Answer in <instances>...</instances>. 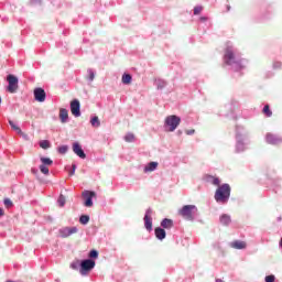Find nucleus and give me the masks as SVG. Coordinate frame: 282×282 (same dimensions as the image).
I'll return each mask as SVG.
<instances>
[{
  "label": "nucleus",
  "instance_id": "obj_23",
  "mask_svg": "<svg viewBox=\"0 0 282 282\" xmlns=\"http://www.w3.org/2000/svg\"><path fill=\"white\" fill-rule=\"evenodd\" d=\"M262 113H264L267 118H272V110H270V105H265L263 107Z\"/></svg>",
  "mask_w": 282,
  "mask_h": 282
},
{
  "label": "nucleus",
  "instance_id": "obj_20",
  "mask_svg": "<svg viewBox=\"0 0 282 282\" xmlns=\"http://www.w3.org/2000/svg\"><path fill=\"white\" fill-rule=\"evenodd\" d=\"M161 226L162 228H166L167 230L171 229V227L173 226V220L169 219V218H164L161 221Z\"/></svg>",
  "mask_w": 282,
  "mask_h": 282
},
{
  "label": "nucleus",
  "instance_id": "obj_21",
  "mask_svg": "<svg viewBox=\"0 0 282 282\" xmlns=\"http://www.w3.org/2000/svg\"><path fill=\"white\" fill-rule=\"evenodd\" d=\"M40 160H41L42 164H44L46 166H52L54 164V161H52V159H50V158L42 156Z\"/></svg>",
  "mask_w": 282,
  "mask_h": 282
},
{
  "label": "nucleus",
  "instance_id": "obj_24",
  "mask_svg": "<svg viewBox=\"0 0 282 282\" xmlns=\"http://www.w3.org/2000/svg\"><path fill=\"white\" fill-rule=\"evenodd\" d=\"M79 224H82L83 226H87V224H89V216L87 215H82L79 217Z\"/></svg>",
  "mask_w": 282,
  "mask_h": 282
},
{
  "label": "nucleus",
  "instance_id": "obj_40",
  "mask_svg": "<svg viewBox=\"0 0 282 282\" xmlns=\"http://www.w3.org/2000/svg\"><path fill=\"white\" fill-rule=\"evenodd\" d=\"M70 268H73V270H76V265L75 264H70Z\"/></svg>",
  "mask_w": 282,
  "mask_h": 282
},
{
  "label": "nucleus",
  "instance_id": "obj_10",
  "mask_svg": "<svg viewBox=\"0 0 282 282\" xmlns=\"http://www.w3.org/2000/svg\"><path fill=\"white\" fill-rule=\"evenodd\" d=\"M76 232H78V228L76 227H64L59 230V235L63 239H67V237H72V235H76Z\"/></svg>",
  "mask_w": 282,
  "mask_h": 282
},
{
  "label": "nucleus",
  "instance_id": "obj_16",
  "mask_svg": "<svg viewBox=\"0 0 282 282\" xmlns=\"http://www.w3.org/2000/svg\"><path fill=\"white\" fill-rule=\"evenodd\" d=\"M155 232V237L156 239H160L162 241V239H166V231L163 228L156 227L154 229Z\"/></svg>",
  "mask_w": 282,
  "mask_h": 282
},
{
  "label": "nucleus",
  "instance_id": "obj_29",
  "mask_svg": "<svg viewBox=\"0 0 282 282\" xmlns=\"http://www.w3.org/2000/svg\"><path fill=\"white\" fill-rule=\"evenodd\" d=\"M3 204H4L6 208H12V206H14V204L12 203V200L10 198H4Z\"/></svg>",
  "mask_w": 282,
  "mask_h": 282
},
{
  "label": "nucleus",
  "instance_id": "obj_32",
  "mask_svg": "<svg viewBox=\"0 0 282 282\" xmlns=\"http://www.w3.org/2000/svg\"><path fill=\"white\" fill-rule=\"evenodd\" d=\"M68 149L69 148L67 145H62V147H59L58 152L62 154H65L68 151Z\"/></svg>",
  "mask_w": 282,
  "mask_h": 282
},
{
  "label": "nucleus",
  "instance_id": "obj_2",
  "mask_svg": "<svg viewBox=\"0 0 282 282\" xmlns=\"http://www.w3.org/2000/svg\"><path fill=\"white\" fill-rule=\"evenodd\" d=\"M182 122V119L175 115L167 116L165 118V128L167 131L173 132L177 127H180V123Z\"/></svg>",
  "mask_w": 282,
  "mask_h": 282
},
{
  "label": "nucleus",
  "instance_id": "obj_37",
  "mask_svg": "<svg viewBox=\"0 0 282 282\" xmlns=\"http://www.w3.org/2000/svg\"><path fill=\"white\" fill-rule=\"evenodd\" d=\"M72 169H73V170L69 172V175H70V176L76 173V164H73V165H72Z\"/></svg>",
  "mask_w": 282,
  "mask_h": 282
},
{
  "label": "nucleus",
  "instance_id": "obj_19",
  "mask_svg": "<svg viewBox=\"0 0 282 282\" xmlns=\"http://www.w3.org/2000/svg\"><path fill=\"white\" fill-rule=\"evenodd\" d=\"M230 216L227 214H224L220 216V224H223V226H229L230 225Z\"/></svg>",
  "mask_w": 282,
  "mask_h": 282
},
{
  "label": "nucleus",
  "instance_id": "obj_12",
  "mask_svg": "<svg viewBox=\"0 0 282 282\" xmlns=\"http://www.w3.org/2000/svg\"><path fill=\"white\" fill-rule=\"evenodd\" d=\"M73 152L82 160H85V158H87V154H85V151H83V147H80V143L78 142L73 143Z\"/></svg>",
  "mask_w": 282,
  "mask_h": 282
},
{
  "label": "nucleus",
  "instance_id": "obj_13",
  "mask_svg": "<svg viewBox=\"0 0 282 282\" xmlns=\"http://www.w3.org/2000/svg\"><path fill=\"white\" fill-rule=\"evenodd\" d=\"M230 248H234L235 250H246V248H248V243L242 240H235L230 242Z\"/></svg>",
  "mask_w": 282,
  "mask_h": 282
},
{
  "label": "nucleus",
  "instance_id": "obj_34",
  "mask_svg": "<svg viewBox=\"0 0 282 282\" xmlns=\"http://www.w3.org/2000/svg\"><path fill=\"white\" fill-rule=\"evenodd\" d=\"M202 10H204L203 7H195L194 8V14H202Z\"/></svg>",
  "mask_w": 282,
  "mask_h": 282
},
{
  "label": "nucleus",
  "instance_id": "obj_8",
  "mask_svg": "<svg viewBox=\"0 0 282 282\" xmlns=\"http://www.w3.org/2000/svg\"><path fill=\"white\" fill-rule=\"evenodd\" d=\"M151 215H153V209H147L144 215V226L149 231L153 230V218Z\"/></svg>",
  "mask_w": 282,
  "mask_h": 282
},
{
  "label": "nucleus",
  "instance_id": "obj_35",
  "mask_svg": "<svg viewBox=\"0 0 282 282\" xmlns=\"http://www.w3.org/2000/svg\"><path fill=\"white\" fill-rule=\"evenodd\" d=\"M264 281H265V282H274V281H275V278H274V275H267V276L264 278Z\"/></svg>",
  "mask_w": 282,
  "mask_h": 282
},
{
  "label": "nucleus",
  "instance_id": "obj_39",
  "mask_svg": "<svg viewBox=\"0 0 282 282\" xmlns=\"http://www.w3.org/2000/svg\"><path fill=\"white\" fill-rule=\"evenodd\" d=\"M193 133H195V130L187 131V135H193Z\"/></svg>",
  "mask_w": 282,
  "mask_h": 282
},
{
  "label": "nucleus",
  "instance_id": "obj_38",
  "mask_svg": "<svg viewBox=\"0 0 282 282\" xmlns=\"http://www.w3.org/2000/svg\"><path fill=\"white\" fill-rule=\"evenodd\" d=\"M6 213L3 212V208H0V217H3Z\"/></svg>",
  "mask_w": 282,
  "mask_h": 282
},
{
  "label": "nucleus",
  "instance_id": "obj_17",
  "mask_svg": "<svg viewBox=\"0 0 282 282\" xmlns=\"http://www.w3.org/2000/svg\"><path fill=\"white\" fill-rule=\"evenodd\" d=\"M69 118V112L65 108L59 109V119L61 122L65 123L67 122V119Z\"/></svg>",
  "mask_w": 282,
  "mask_h": 282
},
{
  "label": "nucleus",
  "instance_id": "obj_31",
  "mask_svg": "<svg viewBox=\"0 0 282 282\" xmlns=\"http://www.w3.org/2000/svg\"><path fill=\"white\" fill-rule=\"evenodd\" d=\"M65 196L61 195L58 200H57V204L61 206V208H63V206H65Z\"/></svg>",
  "mask_w": 282,
  "mask_h": 282
},
{
  "label": "nucleus",
  "instance_id": "obj_28",
  "mask_svg": "<svg viewBox=\"0 0 282 282\" xmlns=\"http://www.w3.org/2000/svg\"><path fill=\"white\" fill-rule=\"evenodd\" d=\"M126 142H133L135 140V135L133 133H128L124 137Z\"/></svg>",
  "mask_w": 282,
  "mask_h": 282
},
{
  "label": "nucleus",
  "instance_id": "obj_11",
  "mask_svg": "<svg viewBox=\"0 0 282 282\" xmlns=\"http://www.w3.org/2000/svg\"><path fill=\"white\" fill-rule=\"evenodd\" d=\"M46 94H45V89L43 88H35L34 89V99L37 102H45V98H46Z\"/></svg>",
  "mask_w": 282,
  "mask_h": 282
},
{
  "label": "nucleus",
  "instance_id": "obj_14",
  "mask_svg": "<svg viewBox=\"0 0 282 282\" xmlns=\"http://www.w3.org/2000/svg\"><path fill=\"white\" fill-rule=\"evenodd\" d=\"M9 124H10L11 129H13V131L18 133V135H22V138H24L25 140H28V134H25V133L21 130V128H20L17 123H14V121L10 120V121H9Z\"/></svg>",
  "mask_w": 282,
  "mask_h": 282
},
{
  "label": "nucleus",
  "instance_id": "obj_18",
  "mask_svg": "<svg viewBox=\"0 0 282 282\" xmlns=\"http://www.w3.org/2000/svg\"><path fill=\"white\" fill-rule=\"evenodd\" d=\"M159 163L158 162H150L145 167H144V173H153L155 169H158Z\"/></svg>",
  "mask_w": 282,
  "mask_h": 282
},
{
  "label": "nucleus",
  "instance_id": "obj_5",
  "mask_svg": "<svg viewBox=\"0 0 282 282\" xmlns=\"http://www.w3.org/2000/svg\"><path fill=\"white\" fill-rule=\"evenodd\" d=\"M224 63L225 65L239 64V61H237V57L235 56V52L232 51V48L227 47L225 50Z\"/></svg>",
  "mask_w": 282,
  "mask_h": 282
},
{
  "label": "nucleus",
  "instance_id": "obj_15",
  "mask_svg": "<svg viewBox=\"0 0 282 282\" xmlns=\"http://www.w3.org/2000/svg\"><path fill=\"white\" fill-rule=\"evenodd\" d=\"M206 182L209 184H213L214 186H219L221 184V181L219 177L213 176V175H206L205 176Z\"/></svg>",
  "mask_w": 282,
  "mask_h": 282
},
{
  "label": "nucleus",
  "instance_id": "obj_3",
  "mask_svg": "<svg viewBox=\"0 0 282 282\" xmlns=\"http://www.w3.org/2000/svg\"><path fill=\"white\" fill-rule=\"evenodd\" d=\"M197 210L195 205H185L182 209L178 210V214L187 221H193V212Z\"/></svg>",
  "mask_w": 282,
  "mask_h": 282
},
{
  "label": "nucleus",
  "instance_id": "obj_6",
  "mask_svg": "<svg viewBox=\"0 0 282 282\" xmlns=\"http://www.w3.org/2000/svg\"><path fill=\"white\" fill-rule=\"evenodd\" d=\"M94 268H96V261L91 259L84 260L80 263V274H86V272H90Z\"/></svg>",
  "mask_w": 282,
  "mask_h": 282
},
{
  "label": "nucleus",
  "instance_id": "obj_33",
  "mask_svg": "<svg viewBox=\"0 0 282 282\" xmlns=\"http://www.w3.org/2000/svg\"><path fill=\"white\" fill-rule=\"evenodd\" d=\"M89 257H90V259H98V252L96 250H91L89 252Z\"/></svg>",
  "mask_w": 282,
  "mask_h": 282
},
{
  "label": "nucleus",
  "instance_id": "obj_25",
  "mask_svg": "<svg viewBox=\"0 0 282 282\" xmlns=\"http://www.w3.org/2000/svg\"><path fill=\"white\" fill-rule=\"evenodd\" d=\"M48 165H44L43 163L40 165V171L43 173V175H50V167Z\"/></svg>",
  "mask_w": 282,
  "mask_h": 282
},
{
  "label": "nucleus",
  "instance_id": "obj_26",
  "mask_svg": "<svg viewBox=\"0 0 282 282\" xmlns=\"http://www.w3.org/2000/svg\"><path fill=\"white\" fill-rule=\"evenodd\" d=\"M90 124L91 127H100V119H98V117H94L91 120H90Z\"/></svg>",
  "mask_w": 282,
  "mask_h": 282
},
{
  "label": "nucleus",
  "instance_id": "obj_27",
  "mask_svg": "<svg viewBox=\"0 0 282 282\" xmlns=\"http://www.w3.org/2000/svg\"><path fill=\"white\" fill-rule=\"evenodd\" d=\"M267 142H269V144H276V139H274L273 134H267Z\"/></svg>",
  "mask_w": 282,
  "mask_h": 282
},
{
  "label": "nucleus",
  "instance_id": "obj_1",
  "mask_svg": "<svg viewBox=\"0 0 282 282\" xmlns=\"http://www.w3.org/2000/svg\"><path fill=\"white\" fill-rule=\"evenodd\" d=\"M214 197L218 204H226V202H228V199H230V185L223 184V185L218 186Z\"/></svg>",
  "mask_w": 282,
  "mask_h": 282
},
{
  "label": "nucleus",
  "instance_id": "obj_36",
  "mask_svg": "<svg viewBox=\"0 0 282 282\" xmlns=\"http://www.w3.org/2000/svg\"><path fill=\"white\" fill-rule=\"evenodd\" d=\"M94 78H96L94 70H89V80H94Z\"/></svg>",
  "mask_w": 282,
  "mask_h": 282
},
{
  "label": "nucleus",
  "instance_id": "obj_7",
  "mask_svg": "<svg viewBox=\"0 0 282 282\" xmlns=\"http://www.w3.org/2000/svg\"><path fill=\"white\" fill-rule=\"evenodd\" d=\"M82 196L84 197L85 203L84 206H86L87 208H91V206H94V197H96V192H91V191H84L82 193Z\"/></svg>",
  "mask_w": 282,
  "mask_h": 282
},
{
  "label": "nucleus",
  "instance_id": "obj_30",
  "mask_svg": "<svg viewBox=\"0 0 282 282\" xmlns=\"http://www.w3.org/2000/svg\"><path fill=\"white\" fill-rule=\"evenodd\" d=\"M41 149H50V141L43 140L40 142Z\"/></svg>",
  "mask_w": 282,
  "mask_h": 282
},
{
  "label": "nucleus",
  "instance_id": "obj_9",
  "mask_svg": "<svg viewBox=\"0 0 282 282\" xmlns=\"http://www.w3.org/2000/svg\"><path fill=\"white\" fill-rule=\"evenodd\" d=\"M70 113L75 116V118H80V101L78 99L70 101Z\"/></svg>",
  "mask_w": 282,
  "mask_h": 282
},
{
  "label": "nucleus",
  "instance_id": "obj_4",
  "mask_svg": "<svg viewBox=\"0 0 282 282\" xmlns=\"http://www.w3.org/2000/svg\"><path fill=\"white\" fill-rule=\"evenodd\" d=\"M9 83L8 91L9 94H17L19 91V78L12 74L7 76Z\"/></svg>",
  "mask_w": 282,
  "mask_h": 282
},
{
  "label": "nucleus",
  "instance_id": "obj_22",
  "mask_svg": "<svg viewBox=\"0 0 282 282\" xmlns=\"http://www.w3.org/2000/svg\"><path fill=\"white\" fill-rule=\"evenodd\" d=\"M131 80H132L131 75H129V74H123L122 75V83H123V85H131Z\"/></svg>",
  "mask_w": 282,
  "mask_h": 282
}]
</instances>
